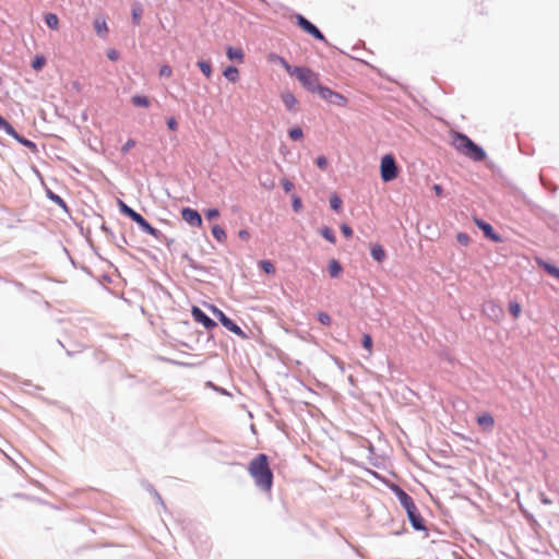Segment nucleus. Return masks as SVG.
I'll use <instances>...</instances> for the list:
<instances>
[{"label": "nucleus", "instance_id": "nucleus-1", "mask_svg": "<svg viewBox=\"0 0 559 559\" xmlns=\"http://www.w3.org/2000/svg\"><path fill=\"white\" fill-rule=\"evenodd\" d=\"M248 472L259 488L264 491H271L273 485V473L270 467L267 455L261 453L254 456L249 462Z\"/></svg>", "mask_w": 559, "mask_h": 559}, {"label": "nucleus", "instance_id": "nucleus-2", "mask_svg": "<svg viewBox=\"0 0 559 559\" xmlns=\"http://www.w3.org/2000/svg\"><path fill=\"white\" fill-rule=\"evenodd\" d=\"M452 145L457 152L475 162H481L486 158L485 151L465 134L455 132L452 136Z\"/></svg>", "mask_w": 559, "mask_h": 559}, {"label": "nucleus", "instance_id": "nucleus-3", "mask_svg": "<svg viewBox=\"0 0 559 559\" xmlns=\"http://www.w3.org/2000/svg\"><path fill=\"white\" fill-rule=\"evenodd\" d=\"M397 498H399L401 504L403 506V508L406 510L408 520H409L411 524L413 525V527L416 531L426 530L424 520H423L416 504L414 503L412 497L408 493H406L404 490L397 488Z\"/></svg>", "mask_w": 559, "mask_h": 559}, {"label": "nucleus", "instance_id": "nucleus-4", "mask_svg": "<svg viewBox=\"0 0 559 559\" xmlns=\"http://www.w3.org/2000/svg\"><path fill=\"white\" fill-rule=\"evenodd\" d=\"M380 174L381 179L384 182H389L397 178L399 167L396 165L394 157L391 154L382 156L380 163Z\"/></svg>", "mask_w": 559, "mask_h": 559}, {"label": "nucleus", "instance_id": "nucleus-5", "mask_svg": "<svg viewBox=\"0 0 559 559\" xmlns=\"http://www.w3.org/2000/svg\"><path fill=\"white\" fill-rule=\"evenodd\" d=\"M294 73L301 84L310 91H317V86H321L318 83V76L307 68H295Z\"/></svg>", "mask_w": 559, "mask_h": 559}, {"label": "nucleus", "instance_id": "nucleus-6", "mask_svg": "<svg viewBox=\"0 0 559 559\" xmlns=\"http://www.w3.org/2000/svg\"><path fill=\"white\" fill-rule=\"evenodd\" d=\"M317 92L321 98L338 107H345L348 103L345 96L326 86H317Z\"/></svg>", "mask_w": 559, "mask_h": 559}, {"label": "nucleus", "instance_id": "nucleus-7", "mask_svg": "<svg viewBox=\"0 0 559 559\" xmlns=\"http://www.w3.org/2000/svg\"><path fill=\"white\" fill-rule=\"evenodd\" d=\"M296 23L306 33L312 35L314 38H317L319 40L325 41L324 35L318 29V27L314 26L310 21H308L301 14L296 15Z\"/></svg>", "mask_w": 559, "mask_h": 559}, {"label": "nucleus", "instance_id": "nucleus-8", "mask_svg": "<svg viewBox=\"0 0 559 559\" xmlns=\"http://www.w3.org/2000/svg\"><path fill=\"white\" fill-rule=\"evenodd\" d=\"M212 311L216 316V318L219 320V322L230 332L235 333L236 335H243L242 330L228 317L225 316V313L219 310L218 308L212 306Z\"/></svg>", "mask_w": 559, "mask_h": 559}, {"label": "nucleus", "instance_id": "nucleus-9", "mask_svg": "<svg viewBox=\"0 0 559 559\" xmlns=\"http://www.w3.org/2000/svg\"><path fill=\"white\" fill-rule=\"evenodd\" d=\"M132 221L135 222L144 233L151 235L155 239L160 238L162 233L153 227L141 214L136 213Z\"/></svg>", "mask_w": 559, "mask_h": 559}, {"label": "nucleus", "instance_id": "nucleus-10", "mask_svg": "<svg viewBox=\"0 0 559 559\" xmlns=\"http://www.w3.org/2000/svg\"><path fill=\"white\" fill-rule=\"evenodd\" d=\"M132 221L135 222L144 233L151 235L155 239L160 238L162 233L153 227L141 214L136 213Z\"/></svg>", "mask_w": 559, "mask_h": 559}, {"label": "nucleus", "instance_id": "nucleus-11", "mask_svg": "<svg viewBox=\"0 0 559 559\" xmlns=\"http://www.w3.org/2000/svg\"><path fill=\"white\" fill-rule=\"evenodd\" d=\"M182 219L193 227L202 226V217L197 210L185 207L181 210Z\"/></svg>", "mask_w": 559, "mask_h": 559}, {"label": "nucleus", "instance_id": "nucleus-12", "mask_svg": "<svg viewBox=\"0 0 559 559\" xmlns=\"http://www.w3.org/2000/svg\"><path fill=\"white\" fill-rule=\"evenodd\" d=\"M192 317L195 322L201 323L205 329L211 330L216 326V323L207 317L199 307L193 306L191 309Z\"/></svg>", "mask_w": 559, "mask_h": 559}, {"label": "nucleus", "instance_id": "nucleus-13", "mask_svg": "<svg viewBox=\"0 0 559 559\" xmlns=\"http://www.w3.org/2000/svg\"><path fill=\"white\" fill-rule=\"evenodd\" d=\"M474 223L476 224V226L481 229L485 234V236L489 239H491L492 241L495 242H501L502 239L501 237L496 234L493 231V228L490 224L484 222L483 219H479V218H474Z\"/></svg>", "mask_w": 559, "mask_h": 559}, {"label": "nucleus", "instance_id": "nucleus-14", "mask_svg": "<svg viewBox=\"0 0 559 559\" xmlns=\"http://www.w3.org/2000/svg\"><path fill=\"white\" fill-rule=\"evenodd\" d=\"M282 102L289 111H297L298 100L290 92H283L281 94Z\"/></svg>", "mask_w": 559, "mask_h": 559}, {"label": "nucleus", "instance_id": "nucleus-15", "mask_svg": "<svg viewBox=\"0 0 559 559\" xmlns=\"http://www.w3.org/2000/svg\"><path fill=\"white\" fill-rule=\"evenodd\" d=\"M477 424L485 429L490 430L495 425V420L489 413H485L477 417Z\"/></svg>", "mask_w": 559, "mask_h": 559}, {"label": "nucleus", "instance_id": "nucleus-16", "mask_svg": "<svg viewBox=\"0 0 559 559\" xmlns=\"http://www.w3.org/2000/svg\"><path fill=\"white\" fill-rule=\"evenodd\" d=\"M328 270L331 277H338L343 271V267L337 260L332 259L329 261Z\"/></svg>", "mask_w": 559, "mask_h": 559}, {"label": "nucleus", "instance_id": "nucleus-17", "mask_svg": "<svg viewBox=\"0 0 559 559\" xmlns=\"http://www.w3.org/2000/svg\"><path fill=\"white\" fill-rule=\"evenodd\" d=\"M537 263L539 266H542L549 275L556 277L559 280V267L550 264V263H547L540 259L537 260Z\"/></svg>", "mask_w": 559, "mask_h": 559}, {"label": "nucleus", "instance_id": "nucleus-18", "mask_svg": "<svg viewBox=\"0 0 559 559\" xmlns=\"http://www.w3.org/2000/svg\"><path fill=\"white\" fill-rule=\"evenodd\" d=\"M226 53L230 60H238L239 62L243 61L245 53L241 48L228 47Z\"/></svg>", "mask_w": 559, "mask_h": 559}, {"label": "nucleus", "instance_id": "nucleus-19", "mask_svg": "<svg viewBox=\"0 0 559 559\" xmlns=\"http://www.w3.org/2000/svg\"><path fill=\"white\" fill-rule=\"evenodd\" d=\"M44 19H45L46 25L49 28L55 29V31H57L59 28V17L57 16V14L47 13V14H45Z\"/></svg>", "mask_w": 559, "mask_h": 559}, {"label": "nucleus", "instance_id": "nucleus-20", "mask_svg": "<svg viewBox=\"0 0 559 559\" xmlns=\"http://www.w3.org/2000/svg\"><path fill=\"white\" fill-rule=\"evenodd\" d=\"M224 76L231 83H235L239 79V71L236 67H227L224 72Z\"/></svg>", "mask_w": 559, "mask_h": 559}, {"label": "nucleus", "instance_id": "nucleus-21", "mask_svg": "<svg viewBox=\"0 0 559 559\" xmlns=\"http://www.w3.org/2000/svg\"><path fill=\"white\" fill-rule=\"evenodd\" d=\"M486 310L490 317H495L496 319H499L502 316L501 307L493 301H490L486 305Z\"/></svg>", "mask_w": 559, "mask_h": 559}, {"label": "nucleus", "instance_id": "nucleus-22", "mask_svg": "<svg viewBox=\"0 0 559 559\" xmlns=\"http://www.w3.org/2000/svg\"><path fill=\"white\" fill-rule=\"evenodd\" d=\"M94 28L96 33L100 36H105L108 33V26L104 19H96L94 21Z\"/></svg>", "mask_w": 559, "mask_h": 559}, {"label": "nucleus", "instance_id": "nucleus-23", "mask_svg": "<svg viewBox=\"0 0 559 559\" xmlns=\"http://www.w3.org/2000/svg\"><path fill=\"white\" fill-rule=\"evenodd\" d=\"M212 235L221 243H224L226 241V233L219 225L212 226Z\"/></svg>", "mask_w": 559, "mask_h": 559}, {"label": "nucleus", "instance_id": "nucleus-24", "mask_svg": "<svg viewBox=\"0 0 559 559\" xmlns=\"http://www.w3.org/2000/svg\"><path fill=\"white\" fill-rule=\"evenodd\" d=\"M371 257L378 261L382 262L385 259V251L380 245H374L371 248Z\"/></svg>", "mask_w": 559, "mask_h": 559}, {"label": "nucleus", "instance_id": "nucleus-25", "mask_svg": "<svg viewBox=\"0 0 559 559\" xmlns=\"http://www.w3.org/2000/svg\"><path fill=\"white\" fill-rule=\"evenodd\" d=\"M131 102L132 104L135 106V107H144V108H147L150 106V100L146 96L144 95H134L132 98H131Z\"/></svg>", "mask_w": 559, "mask_h": 559}, {"label": "nucleus", "instance_id": "nucleus-26", "mask_svg": "<svg viewBox=\"0 0 559 559\" xmlns=\"http://www.w3.org/2000/svg\"><path fill=\"white\" fill-rule=\"evenodd\" d=\"M198 67L201 72L209 79L212 75V66L209 61L200 60L198 61Z\"/></svg>", "mask_w": 559, "mask_h": 559}, {"label": "nucleus", "instance_id": "nucleus-27", "mask_svg": "<svg viewBox=\"0 0 559 559\" xmlns=\"http://www.w3.org/2000/svg\"><path fill=\"white\" fill-rule=\"evenodd\" d=\"M0 129L4 130L5 133H8L9 135L16 136V131L14 130V128L1 116H0Z\"/></svg>", "mask_w": 559, "mask_h": 559}, {"label": "nucleus", "instance_id": "nucleus-28", "mask_svg": "<svg viewBox=\"0 0 559 559\" xmlns=\"http://www.w3.org/2000/svg\"><path fill=\"white\" fill-rule=\"evenodd\" d=\"M509 311L514 319H518L522 312L521 305L516 301H511L509 304Z\"/></svg>", "mask_w": 559, "mask_h": 559}, {"label": "nucleus", "instance_id": "nucleus-29", "mask_svg": "<svg viewBox=\"0 0 559 559\" xmlns=\"http://www.w3.org/2000/svg\"><path fill=\"white\" fill-rule=\"evenodd\" d=\"M119 209H120V212L122 214H124L126 216L130 217L131 219L134 217V215L138 213L135 212L133 209H131L130 206H128L126 203H123L122 201H119Z\"/></svg>", "mask_w": 559, "mask_h": 559}, {"label": "nucleus", "instance_id": "nucleus-30", "mask_svg": "<svg viewBox=\"0 0 559 559\" xmlns=\"http://www.w3.org/2000/svg\"><path fill=\"white\" fill-rule=\"evenodd\" d=\"M259 266L267 274H274L275 273V266L274 264L269 260H262L259 262Z\"/></svg>", "mask_w": 559, "mask_h": 559}, {"label": "nucleus", "instance_id": "nucleus-31", "mask_svg": "<svg viewBox=\"0 0 559 559\" xmlns=\"http://www.w3.org/2000/svg\"><path fill=\"white\" fill-rule=\"evenodd\" d=\"M342 200L335 193H333L330 198V205L335 212H340L342 209Z\"/></svg>", "mask_w": 559, "mask_h": 559}, {"label": "nucleus", "instance_id": "nucleus-32", "mask_svg": "<svg viewBox=\"0 0 559 559\" xmlns=\"http://www.w3.org/2000/svg\"><path fill=\"white\" fill-rule=\"evenodd\" d=\"M321 235L329 242H331V243H335L336 242L335 235H334V233H333V230L331 228H329V227L322 228L321 229Z\"/></svg>", "mask_w": 559, "mask_h": 559}, {"label": "nucleus", "instance_id": "nucleus-33", "mask_svg": "<svg viewBox=\"0 0 559 559\" xmlns=\"http://www.w3.org/2000/svg\"><path fill=\"white\" fill-rule=\"evenodd\" d=\"M142 17V9L140 5H135L132 9V22L134 25H140Z\"/></svg>", "mask_w": 559, "mask_h": 559}, {"label": "nucleus", "instance_id": "nucleus-34", "mask_svg": "<svg viewBox=\"0 0 559 559\" xmlns=\"http://www.w3.org/2000/svg\"><path fill=\"white\" fill-rule=\"evenodd\" d=\"M289 136L294 141L301 140L304 138L302 130L299 127L294 128V129L289 130Z\"/></svg>", "mask_w": 559, "mask_h": 559}, {"label": "nucleus", "instance_id": "nucleus-35", "mask_svg": "<svg viewBox=\"0 0 559 559\" xmlns=\"http://www.w3.org/2000/svg\"><path fill=\"white\" fill-rule=\"evenodd\" d=\"M362 346L368 350L369 354L372 352V338L369 334H364L362 336Z\"/></svg>", "mask_w": 559, "mask_h": 559}, {"label": "nucleus", "instance_id": "nucleus-36", "mask_svg": "<svg viewBox=\"0 0 559 559\" xmlns=\"http://www.w3.org/2000/svg\"><path fill=\"white\" fill-rule=\"evenodd\" d=\"M456 240L459 243H461L462 246H468L469 245V241H471V238L467 234L465 233H459L456 235Z\"/></svg>", "mask_w": 559, "mask_h": 559}, {"label": "nucleus", "instance_id": "nucleus-37", "mask_svg": "<svg viewBox=\"0 0 559 559\" xmlns=\"http://www.w3.org/2000/svg\"><path fill=\"white\" fill-rule=\"evenodd\" d=\"M277 62L292 75H295L293 67H290L287 61L282 57H276Z\"/></svg>", "mask_w": 559, "mask_h": 559}, {"label": "nucleus", "instance_id": "nucleus-38", "mask_svg": "<svg viewBox=\"0 0 559 559\" xmlns=\"http://www.w3.org/2000/svg\"><path fill=\"white\" fill-rule=\"evenodd\" d=\"M281 185H282L284 191L287 193H289L294 189V183L290 180H288L287 178H283L281 180Z\"/></svg>", "mask_w": 559, "mask_h": 559}, {"label": "nucleus", "instance_id": "nucleus-39", "mask_svg": "<svg viewBox=\"0 0 559 559\" xmlns=\"http://www.w3.org/2000/svg\"><path fill=\"white\" fill-rule=\"evenodd\" d=\"M44 64H45V58L41 56H37L35 58V60L33 61L32 67L35 70H40L44 67Z\"/></svg>", "mask_w": 559, "mask_h": 559}, {"label": "nucleus", "instance_id": "nucleus-40", "mask_svg": "<svg viewBox=\"0 0 559 559\" xmlns=\"http://www.w3.org/2000/svg\"><path fill=\"white\" fill-rule=\"evenodd\" d=\"M159 75L164 78H170L173 75V70L169 66L164 64L159 69Z\"/></svg>", "mask_w": 559, "mask_h": 559}, {"label": "nucleus", "instance_id": "nucleus-41", "mask_svg": "<svg viewBox=\"0 0 559 559\" xmlns=\"http://www.w3.org/2000/svg\"><path fill=\"white\" fill-rule=\"evenodd\" d=\"M316 164L317 166L320 168V169H326V166H328V159L325 156L321 155V156H318L317 159H316Z\"/></svg>", "mask_w": 559, "mask_h": 559}, {"label": "nucleus", "instance_id": "nucleus-42", "mask_svg": "<svg viewBox=\"0 0 559 559\" xmlns=\"http://www.w3.org/2000/svg\"><path fill=\"white\" fill-rule=\"evenodd\" d=\"M318 320L324 325H329L331 323V318L326 312H319Z\"/></svg>", "mask_w": 559, "mask_h": 559}, {"label": "nucleus", "instance_id": "nucleus-43", "mask_svg": "<svg viewBox=\"0 0 559 559\" xmlns=\"http://www.w3.org/2000/svg\"><path fill=\"white\" fill-rule=\"evenodd\" d=\"M302 207L301 199L298 195L293 197V209L295 212H299Z\"/></svg>", "mask_w": 559, "mask_h": 559}, {"label": "nucleus", "instance_id": "nucleus-44", "mask_svg": "<svg viewBox=\"0 0 559 559\" xmlns=\"http://www.w3.org/2000/svg\"><path fill=\"white\" fill-rule=\"evenodd\" d=\"M218 216H219V212L217 209H209L207 211H205V217L207 219H214Z\"/></svg>", "mask_w": 559, "mask_h": 559}, {"label": "nucleus", "instance_id": "nucleus-45", "mask_svg": "<svg viewBox=\"0 0 559 559\" xmlns=\"http://www.w3.org/2000/svg\"><path fill=\"white\" fill-rule=\"evenodd\" d=\"M135 141L132 139H129L122 146L121 151L122 153H128L132 147H134Z\"/></svg>", "mask_w": 559, "mask_h": 559}, {"label": "nucleus", "instance_id": "nucleus-46", "mask_svg": "<svg viewBox=\"0 0 559 559\" xmlns=\"http://www.w3.org/2000/svg\"><path fill=\"white\" fill-rule=\"evenodd\" d=\"M341 230H342L343 235L347 238H350L353 236L352 228L346 224L341 225Z\"/></svg>", "mask_w": 559, "mask_h": 559}, {"label": "nucleus", "instance_id": "nucleus-47", "mask_svg": "<svg viewBox=\"0 0 559 559\" xmlns=\"http://www.w3.org/2000/svg\"><path fill=\"white\" fill-rule=\"evenodd\" d=\"M167 126L171 131H176L178 128V122L174 117H171L167 120Z\"/></svg>", "mask_w": 559, "mask_h": 559}, {"label": "nucleus", "instance_id": "nucleus-48", "mask_svg": "<svg viewBox=\"0 0 559 559\" xmlns=\"http://www.w3.org/2000/svg\"><path fill=\"white\" fill-rule=\"evenodd\" d=\"M107 57H108L110 60L116 61V60L118 59V57H119V53H118V51H117V50H115V49H109V50L107 51Z\"/></svg>", "mask_w": 559, "mask_h": 559}, {"label": "nucleus", "instance_id": "nucleus-49", "mask_svg": "<svg viewBox=\"0 0 559 559\" xmlns=\"http://www.w3.org/2000/svg\"><path fill=\"white\" fill-rule=\"evenodd\" d=\"M238 237L242 240H248L250 238V234L246 229H241L238 231Z\"/></svg>", "mask_w": 559, "mask_h": 559}, {"label": "nucleus", "instance_id": "nucleus-50", "mask_svg": "<svg viewBox=\"0 0 559 559\" xmlns=\"http://www.w3.org/2000/svg\"><path fill=\"white\" fill-rule=\"evenodd\" d=\"M432 190L435 191L437 197H441L442 195L443 189H442V187L440 185H435L432 187Z\"/></svg>", "mask_w": 559, "mask_h": 559}, {"label": "nucleus", "instance_id": "nucleus-51", "mask_svg": "<svg viewBox=\"0 0 559 559\" xmlns=\"http://www.w3.org/2000/svg\"><path fill=\"white\" fill-rule=\"evenodd\" d=\"M51 199L58 204L64 206V201L60 197L51 194Z\"/></svg>", "mask_w": 559, "mask_h": 559}, {"label": "nucleus", "instance_id": "nucleus-52", "mask_svg": "<svg viewBox=\"0 0 559 559\" xmlns=\"http://www.w3.org/2000/svg\"><path fill=\"white\" fill-rule=\"evenodd\" d=\"M276 57H278V56L274 55V53H271L269 58H270L271 61L277 62Z\"/></svg>", "mask_w": 559, "mask_h": 559}]
</instances>
